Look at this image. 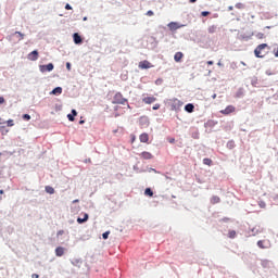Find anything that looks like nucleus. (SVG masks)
Masks as SVG:
<instances>
[{"label": "nucleus", "instance_id": "obj_10", "mask_svg": "<svg viewBox=\"0 0 278 278\" xmlns=\"http://www.w3.org/2000/svg\"><path fill=\"white\" fill-rule=\"evenodd\" d=\"M139 67L143 70V68H150V67H152V65L149 61H141L139 63Z\"/></svg>", "mask_w": 278, "mask_h": 278}, {"label": "nucleus", "instance_id": "obj_17", "mask_svg": "<svg viewBox=\"0 0 278 278\" xmlns=\"http://www.w3.org/2000/svg\"><path fill=\"white\" fill-rule=\"evenodd\" d=\"M63 89L61 87H56L54 89H52L51 94L58 96V94H62Z\"/></svg>", "mask_w": 278, "mask_h": 278}, {"label": "nucleus", "instance_id": "obj_52", "mask_svg": "<svg viewBox=\"0 0 278 278\" xmlns=\"http://www.w3.org/2000/svg\"><path fill=\"white\" fill-rule=\"evenodd\" d=\"M4 193V191L3 190H0V194H3Z\"/></svg>", "mask_w": 278, "mask_h": 278}, {"label": "nucleus", "instance_id": "obj_37", "mask_svg": "<svg viewBox=\"0 0 278 278\" xmlns=\"http://www.w3.org/2000/svg\"><path fill=\"white\" fill-rule=\"evenodd\" d=\"M146 15H147V16H153L154 13H153L152 11H148Z\"/></svg>", "mask_w": 278, "mask_h": 278}, {"label": "nucleus", "instance_id": "obj_25", "mask_svg": "<svg viewBox=\"0 0 278 278\" xmlns=\"http://www.w3.org/2000/svg\"><path fill=\"white\" fill-rule=\"evenodd\" d=\"M111 231H105L102 233V238L103 240H108L109 239V236H110Z\"/></svg>", "mask_w": 278, "mask_h": 278}, {"label": "nucleus", "instance_id": "obj_19", "mask_svg": "<svg viewBox=\"0 0 278 278\" xmlns=\"http://www.w3.org/2000/svg\"><path fill=\"white\" fill-rule=\"evenodd\" d=\"M211 203H212V204L220 203V198L217 197V195H213V197L211 198Z\"/></svg>", "mask_w": 278, "mask_h": 278}, {"label": "nucleus", "instance_id": "obj_26", "mask_svg": "<svg viewBox=\"0 0 278 278\" xmlns=\"http://www.w3.org/2000/svg\"><path fill=\"white\" fill-rule=\"evenodd\" d=\"M23 119L26 122H29V121H31V116L29 114H24Z\"/></svg>", "mask_w": 278, "mask_h": 278}, {"label": "nucleus", "instance_id": "obj_53", "mask_svg": "<svg viewBox=\"0 0 278 278\" xmlns=\"http://www.w3.org/2000/svg\"><path fill=\"white\" fill-rule=\"evenodd\" d=\"M0 125H2V118L0 117Z\"/></svg>", "mask_w": 278, "mask_h": 278}, {"label": "nucleus", "instance_id": "obj_43", "mask_svg": "<svg viewBox=\"0 0 278 278\" xmlns=\"http://www.w3.org/2000/svg\"><path fill=\"white\" fill-rule=\"evenodd\" d=\"M208 14V12H202V16H207Z\"/></svg>", "mask_w": 278, "mask_h": 278}, {"label": "nucleus", "instance_id": "obj_31", "mask_svg": "<svg viewBox=\"0 0 278 278\" xmlns=\"http://www.w3.org/2000/svg\"><path fill=\"white\" fill-rule=\"evenodd\" d=\"M67 118H68V121L72 122V123L75 121V117H74V115H72V114H68V115H67Z\"/></svg>", "mask_w": 278, "mask_h": 278}, {"label": "nucleus", "instance_id": "obj_54", "mask_svg": "<svg viewBox=\"0 0 278 278\" xmlns=\"http://www.w3.org/2000/svg\"><path fill=\"white\" fill-rule=\"evenodd\" d=\"M84 21H87V17H84Z\"/></svg>", "mask_w": 278, "mask_h": 278}, {"label": "nucleus", "instance_id": "obj_24", "mask_svg": "<svg viewBox=\"0 0 278 278\" xmlns=\"http://www.w3.org/2000/svg\"><path fill=\"white\" fill-rule=\"evenodd\" d=\"M146 195L152 197L153 195V191L150 188H147L144 191Z\"/></svg>", "mask_w": 278, "mask_h": 278}, {"label": "nucleus", "instance_id": "obj_13", "mask_svg": "<svg viewBox=\"0 0 278 278\" xmlns=\"http://www.w3.org/2000/svg\"><path fill=\"white\" fill-rule=\"evenodd\" d=\"M182 58H184L182 52H176L175 55H174L175 62H181Z\"/></svg>", "mask_w": 278, "mask_h": 278}, {"label": "nucleus", "instance_id": "obj_33", "mask_svg": "<svg viewBox=\"0 0 278 278\" xmlns=\"http://www.w3.org/2000/svg\"><path fill=\"white\" fill-rule=\"evenodd\" d=\"M65 233V231L63 229L59 230V232H56V237H61Z\"/></svg>", "mask_w": 278, "mask_h": 278}, {"label": "nucleus", "instance_id": "obj_21", "mask_svg": "<svg viewBox=\"0 0 278 278\" xmlns=\"http://www.w3.org/2000/svg\"><path fill=\"white\" fill-rule=\"evenodd\" d=\"M236 237H237V231L236 230H229L228 238L229 239H236Z\"/></svg>", "mask_w": 278, "mask_h": 278}, {"label": "nucleus", "instance_id": "obj_48", "mask_svg": "<svg viewBox=\"0 0 278 278\" xmlns=\"http://www.w3.org/2000/svg\"><path fill=\"white\" fill-rule=\"evenodd\" d=\"M228 144H230V147H232L235 143L232 141H230Z\"/></svg>", "mask_w": 278, "mask_h": 278}, {"label": "nucleus", "instance_id": "obj_4", "mask_svg": "<svg viewBox=\"0 0 278 278\" xmlns=\"http://www.w3.org/2000/svg\"><path fill=\"white\" fill-rule=\"evenodd\" d=\"M236 112L235 105H227L224 110L220 111V114L228 116L230 114H233Z\"/></svg>", "mask_w": 278, "mask_h": 278}, {"label": "nucleus", "instance_id": "obj_16", "mask_svg": "<svg viewBox=\"0 0 278 278\" xmlns=\"http://www.w3.org/2000/svg\"><path fill=\"white\" fill-rule=\"evenodd\" d=\"M13 36H17L18 41H22L23 39H25V34H23V33H21V31H18V30H16V31L13 34Z\"/></svg>", "mask_w": 278, "mask_h": 278}, {"label": "nucleus", "instance_id": "obj_22", "mask_svg": "<svg viewBox=\"0 0 278 278\" xmlns=\"http://www.w3.org/2000/svg\"><path fill=\"white\" fill-rule=\"evenodd\" d=\"M262 233V230H260L258 228L254 227L252 228V237H255L257 235Z\"/></svg>", "mask_w": 278, "mask_h": 278}, {"label": "nucleus", "instance_id": "obj_34", "mask_svg": "<svg viewBox=\"0 0 278 278\" xmlns=\"http://www.w3.org/2000/svg\"><path fill=\"white\" fill-rule=\"evenodd\" d=\"M275 58H278V47L273 50Z\"/></svg>", "mask_w": 278, "mask_h": 278}, {"label": "nucleus", "instance_id": "obj_28", "mask_svg": "<svg viewBox=\"0 0 278 278\" xmlns=\"http://www.w3.org/2000/svg\"><path fill=\"white\" fill-rule=\"evenodd\" d=\"M216 31V26H210L208 27V33L214 34Z\"/></svg>", "mask_w": 278, "mask_h": 278}, {"label": "nucleus", "instance_id": "obj_40", "mask_svg": "<svg viewBox=\"0 0 278 278\" xmlns=\"http://www.w3.org/2000/svg\"><path fill=\"white\" fill-rule=\"evenodd\" d=\"M0 130L2 131V134L8 132V130H5V127H4V126H2V127L0 128Z\"/></svg>", "mask_w": 278, "mask_h": 278}, {"label": "nucleus", "instance_id": "obj_42", "mask_svg": "<svg viewBox=\"0 0 278 278\" xmlns=\"http://www.w3.org/2000/svg\"><path fill=\"white\" fill-rule=\"evenodd\" d=\"M66 10H72V7L67 3L65 7Z\"/></svg>", "mask_w": 278, "mask_h": 278}, {"label": "nucleus", "instance_id": "obj_15", "mask_svg": "<svg viewBox=\"0 0 278 278\" xmlns=\"http://www.w3.org/2000/svg\"><path fill=\"white\" fill-rule=\"evenodd\" d=\"M139 139L142 143H147L149 141V135L144 132L140 135Z\"/></svg>", "mask_w": 278, "mask_h": 278}, {"label": "nucleus", "instance_id": "obj_18", "mask_svg": "<svg viewBox=\"0 0 278 278\" xmlns=\"http://www.w3.org/2000/svg\"><path fill=\"white\" fill-rule=\"evenodd\" d=\"M88 218H89L88 214H85L84 217H78L77 218V223L78 224H84L88 220Z\"/></svg>", "mask_w": 278, "mask_h": 278}, {"label": "nucleus", "instance_id": "obj_30", "mask_svg": "<svg viewBox=\"0 0 278 278\" xmlns=\"http://www.w3.org/2000/svg\"><path fill=\"white\" fill-rule=\"evenodd\" d=\"M152 110H153V111L160 110V103L154 104V105L152 106Z\"/></svg>", "mask_w": 278, "mask_h": 278}, {"label": "nucleus", "instance_id": "obj_47", "mask_svg": "<svg viewBox=\"0 0 278 278\" xmlns=\"http://www.w3.org/2000/svg\"><path fill=\"white\" fill-rule=\"evenodd\" d=\"M84 123H85V121H80V122H79V125H84Z\"/></svg>", "mask_w": 278, "mask_h": 278}, {"label": "nucleus", "instance_id": "obj_29", "mask_svg": "<svg viewBox=\"0 0 278 278\" xmlns=\"http://www.w3.org/2000/svg\"><path fill=\"white\" fill-rule=\"evenodd\" d=\"M168 27L172 28V29H177V24L176 23H169Z\"/></svg>", "mask_w": 278, "mask_h": 278}, {"label": "nucleus", "instance_id": "obj_6", "mask_svg": "<svg viewBox=\"0 0 278 278\" xmlns=\"http://www.w3.org/2000/svg\"><path fill=\"white\" fill-rule=\"evenodd\" d=\"M28 60H30V62H37V60H39L38 50H34L30 53H28Z\"/></svg>", "mask_w": 278, "mask_h": 278}, {"label": "nucleus", "instance_id": "obj_44", "mask_svg": "<svg viewBox=\"0 0 278 278\" xmlns=\"http://www.w3.org/2000/svg\"><path fill=\"white\" fill-rule=\"evenodd\" d=\"M207 64L213 65L214 63H213V61H207Z\"/></svg>", "mask_w": 278, "mask_h": 278}, {"label": "nucleus", "instance_id": "obj_9", "mask_svg": "<svg viewBox=\"0 0 278 278\" xmlns=\"http://www.w3.org/2000/svg\"><path fill=\"white\" fill-rule=\"evenodd\" d=\"M73 38H74L75 45H80L83 42V39H81V37H80V35L78 33H75L73 35Z\"/></svg>", "mask_w": 278, "mask_h": 278}, {"label": "nucleus", "instance_id": "obj_27", "mask_svg": "<svg viewBox=\"0 0 278 278\" xmlns=\"http://www.w3.org/2000/svg\"><path fill=\"white\" fill-rule=\"evenodd\" d=\"M235 7H236L237 9H239V10L244 9V4L241 3V2L236 3Z\"/></svg>", "mask_w": 278, "mask_h": 278}, {"label": "nucleus", "instance_id": "obj_39", "mask_svg": "<svg viewBox=\"0 0 278 278\" xmlns=\"http://www.w3.org/2000/svg\"><path fill=\"white\" fill-rule=\"evenodd\" d=\"M72 116H74V117L77 116V111L76 110L72 111Z\"/></svg>", "mask_w": 278, "mask_h": 278}, {"label": "nucleus", "instance_id": "obj_1", "mask_svg": "<svg viewBox=\"0 0 278 278\" xmlns=\"http://www.w3.org/2000/svg\"><path fill=\"white\" fill-rule=\"evenodd\" d=\"M267 50H269V46L267 43H261L254 49V56L256 58H265L267 55Z\"/></svg>", "mask_w": 278, "mask_h": 278}, {"label": "nucleus", "instance_id": "obj_46", "mask_svg": "<svg viewBox=\"0 0 278 278\" xmlns=\"http://www.w3.org/2000/svg\"><path fill=\"white\" fill-rule=\"evenodd\" d=\"M228 10H229V11H232V10H233V7H229Z\"/></svg>", "mask_w": 278, "mask_h": 278}, {"label": "nucleus", "instance_id": "obj_36", "mask_svg": "<svg viewBox=\"0 0 278 278\" xmlns=\"http://www.w3.org/2000/svg\"><path fill=\"white\" fill-rule=\"evenodd\" d=\"M5 102L4 97L0 96V104H3Z\"/></svg>", "mask_w": 278, "mask_h": 278}, {"label": "nucleus", "instance_id": "obj_45", "mask_svg": "<svg viewBox=\"0 0 278 278\" xmlns=\"http://www.w3.org/2000/svg\"><path fill=\"white\" fill-rule=\"evenodd\" d=\"M33 278H39V275L35 274L33 275Z\"/></svg>", "mask_w": 278, "mask_h": 278}, {"label": "nucleus", "instance_id": "obj_51", "mask_svg": "<svg viewBox=\"0 0 278 278\" xmlns=\"http://www.w3.org/2000/svg\"><path fill=\"white\" fill-rule=\"evenodd\" d=\"M77 202H79V200H74V201H73V203H77Z\"/></svg>", "mask_w": 278, "mask_h": 278}, {"label": "nucleus", "instance_id": "obj_3", "mask_svg": "<svg viewBox=\"0 0 278 278\" xmlns=\"http://www.w3.org/2000/svg\"><path fill=\"white\" fill-rule=\"evenodd\" d=\"M184 102L177 98L170 99V110L178 112L181 110Z\"/></svg>", "mask_w": 278, "mask_h": 278}, {"label": "nucleus", "instance_id": "obj_50", "mask_svg": "<svg viewBox=\"0 0 278 278\" xmlns=\"http://www.w3.org/2000/svg\"><path fill=\"white\" fill-rule=\"evenodd\" d=\"M217 65H218V66H222V65H223V63L218 62V63H217Z\"/></svg>", "mask_w": 278, "mask_h": 278}, {"label": "nucleus", "instance_id": "obj_2", "mask_svg": "<svg viewBox=\"0 0 278 278\" xmlns=\"http://www.w3.org/2000/svg\"><path fill=\"white\" fill-rule=\"evenodd\" d=\"M128 102L127 98H124L123 93H121V91H117L114 96H113V104H119V105H125Z\"/></svg>", "mask_w": 278, "mask_h": 278}, {"label": "nucleus", "instance_id": "obj_5", "mask_svg": "<svg viewBox=\"0 0 278 278\" xmlns=\"http://www.w3.org/2000/svg\"><path fill=\"white\" fill-rule=\"evenodd\" d=\"M257 245L261 250H268L270 249L271 244L269 240H260Z\"/></svg>", "mask_w": 278, "mask_h": 278}, {"label": "nucleus", "instance_id": "obj_49", "mask_svg": "<svg viewBox=\"0 0 278 278\" xmlns=\"http://www.w3.org/2000/svg\"><path fill=\"white\" fill-rule=\"evenodd\" d=\"M191 3H194L197 0H189Z\"/></svg>", "mask_w": 278, "mask_h": 278}, {"label": "nucleus", "instance_id": "obj_35", "mask_svg": "<svg viewBox=\"0 0 278 278\" xmlns=\"http://www.w3.org/2000/svg\"><path fill=\"white\" fill-rule=\"evenodd\" d=\"M14 123H13V119H9L8 121V127H13Z\"/></svg>", "mask_w": 278, "mask_h": 278}, {"label": "nucleus", "instance_id": "obj_38", "mask_svg": "<svg viewBox=\"0 0 278 278\" xmlns=\"http://www.w3.org/2000/svg\"><path fill=\"white\" fill-rule=\"evenodd\" d=\"M175 141H176L175 138H169V139H168V142H169V143H175Z\"/></svg>", "mask_w": 278, "mask_h": 278}, {"label": "nucleus", "instance_id": "obj_14", "mask_svg": "<svg viewBox=\"0 0 278 278\" xmlns=\"http://www.w3.org/2000/svg\"><path fill=\"white\" fill-rule=\"evenodd\" d=\"M140 157L143 159V160H152L153 155L149 152H142L140 154Z\"/></svg>", "mask_w": 278, "mask_h": 278}, {"label": "nucleus", "instance_id": "obj_20", "mask_svg": "<svg viewBox=\"0 0 278 278\" xmlns=\"http://www.w3.org/2000/svg\"><path fill=\"white\" fill-rule=\"evenodd\" d=\"M45 190H46V192L49 193V194H53V193L55 192L54 188L51 187V186H46V187H45Z\"/></svg>", "mask_w": 278, "mask_h": 278}, {"label": "nucleus", "instance_id": "obj_23", "mask_svg": "<svg viewBox=\"0 0 278 278\" xmlns=\"http://www.w3.org/2000/svg\"><path fill=\"white\" fill-rule=\"evenodd\" d=\"M203 163H204V165L212 166L213 161H212V159H203Z\"/></svg>", "mask_w": 278, "mask_h": 278}, {"label": "nucleus", "instance_id": "obj_11", "mask_svg": "<svg viewBox=\"0 0 278 278\" xmlns=\"http://www.w3.org/2000/svg\"><path fill=\"white\" fill-rule=\"evenodd\" d=\"M185 111L189 114L194 112V105L192 103H187V105H185Z\"/></svg>", "mask_w": 278, "mask_h": 278}, {"label": "nucleus", "instance_id": "obj_41", "mask_svg": "<svg viewBox=\"0 0 278 278\" xmlns=\"http://www.w3.org/2000/svg\"><path fill=\"white\" fill-rule=\"evenodd\" d=\"M66 67H67L68 71H71V68H72L71 63H66Z\"/></svg>", "mask_w": 278, "mask_h": 278}, {"label": "nucleus", "instance_id": "obj_7", "mask_svg": "<svg viewBox=\"0 0 278 278\" xmlns=\"http://www.w3.org/2000/svg\"><path fill=\"white\" fill-rule=\"evenodd\" d=\"M155 101H157V98L154 97V96H149V97L142 98V102H143L144 104H148V105H150V104H152V103H155Z\"/></svg>", "mask_w": 278, "mask_h": 278}, {"label": "nucleus", "instance_id": "obj_55", "mask_svg": "<svg viewBox=\"0 0 278 278\" xmlns=\"http://www.w3.org/2000/svg\"><path fill=\"white\" fill-rule=\"evenodd\" d=\"M2 199V197H0V200Z\"/></svg>", "mask_w": 278, "mask_h": 278}, {"label": "nucleus", "instance_id": "obj_32", "mask_svg": "<svg viewBox=\"0 0 278 278\" xmlns=\"http://www.w3.org/2000/svg\"><path fill=\"white\" fill-rule=\"evenodd\" d=\"M256 37H257L258 39H264L265 35H264V33H258V34L256 35Z\"/></svg>", "mask_w": 278, "mask_h": 278}, {"label": "nucleus", "instance_id": "obj_12", "mask_svg": "<svg viewBox=\"0 0 278 278\" xmlns=\"http://www.w3.org/2000/svg\"><path fill=\"white\" fill-rule=\"evenodd\" d=\"M54 253H56V256H63L65 253V249L63 247H56V250H54Z\"/></svg>", "mask_w": 278, "mask_h": 278}, {"label": "nucleus", "instance_id": "obj_8", "mask_svg": "<svg viewBox=\"0 0 278 278\" xmlns=\"http://www.w3.org/2000/svg\"><path fill=\"white\" fill-rule=\"evenodd\" d=\"M53 68H54V65L52 63L39 66V70L41 73L51 72V71H53Z\"/></svg>", "mask_w": 278, "mask_h": 278}]
</instances>
